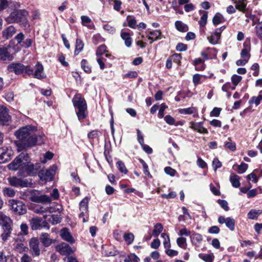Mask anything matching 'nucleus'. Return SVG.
<instances>
[{"mask_svg": "<svg viewBox=\"0 0 262 262\" xmlns=\"http://www.w3.org/2000/svg\"><path fill=\"white\" fill-rule=\"evenodd\" d=\"M10 170H15L20 168V170L24 171L29 176H34L38 173L40 164H33L28 154L22 152L8 166Z\"/></svg>", "mask_w": 262, "mask_h": 262, "instance_id": "1", "label": "nucleus"}, {"mask_svg": "<svg viewBox=\"0 0 262 262\" xmlns=\"http://www.w3.org/2000/svg\"><path fill=\"white\" fill-rule=\"evenodd\" d=\"M36 130V127L32 125H27L17 130L15 135L20 141L19 148L24 149L34 145L37 141Z\"/></svg>", "mask_w": 262, "mask_h": 262, "instance_id": "2", "label": "nucleus"}, {"mask_svg": "<svg viewBox=\"0 0 262 262\" xmlns=\"http://www.w3.org/2000/svg\"><path fill=\"white\" fill-rule=\"evenodd\" d=\"M72 103L77 118L80 122L85 119L88 114L86 100L80 94H76L72 99Z\"/></svg>", "mask_w": 262, "mask_h": 262, "instance_id": "3", "label": "nucleus"}, {"mask_svg": "<svg viewBox=\"0 0 262 262\" xmlns=\"http://www.w3.org/2000/svg\"><path fill=\"white\" fill-rule=\"evenodd\" d=\"M28 12L26 10H16L12 12L5 20L9 24L18 23L24 27H29L27 16Z\"/></svg>", "mask_w": 262, "mask_h": 262, "instance_id": "4", "label": "nucleus"}, {"mask_svg": "<svg viewBox=\"0 0 262 262\" xmlns=\"http://www.w3.org/2000/svg\"><path fill=\"white\" fill-rule=\"evenodd\" d=\"M8 69L10 72H14L17 75L22 74L24 72L28 75L33 74V69L30 66L25 67L20 63H12L8 66Z\"/></svg>", "mask_w": 262, "mask_h": 262, "instance_id": "5", "label": "nucleus"}, {"mask_svg": "<svg viewBox=\"0 0 262 262\" xmlns=\"http://www.w3.org/2000/svg\"><path fill=\"white\" fill-rule=\"evenodd\" d=\"M9 205L11 209L15 213L18 215H23L27 212V208L24 203L17 200H10Z\"/></svg>", "mask_w": 262, "mask_h": 262, "instance_id": "6", "label": "nucleus"}, {"mask_svg": "<svg viewBox=\"0 0 262 262\" xmlns=\"http://www.w3.org/2000/svg\"><path fill=\"white\" fill-rule=\"evenodd\" d=\"M9 184L15 187H28L32 185L31 181L27 179L18 178L16 177L8 179Z\"/></svg>", "mask_w": 262, "mask_h": 262, "instance_id": "7", "label": "nucleus"}, {"mask_svg": "<svg viewBox=\"0 0 262 262\" xmlns=\"http://www.w3.org/2000/svg\"><path fill=\"white\" fill-rule=\"evenodd\" d=\"M88 203V198H85L80 202L79 204V210L80 213L79 215V217L80 218H82V222L83 223L87 222L89 218Z\"/></svg>", "mask_w": 262, "mask_h": 262, "instance_id": "8", "label": "nucleus"}, {"mask_svg": "<svg viewBox=\"0 0 262 262\" xmlns=\"http://www.w3.org/2000/svg\"><path fill=\"white\" fill-rule=\"evenodd\" d=\"M55 169L56 167H53L49 169H42L39 171L38 174L40 179L42 181H51Z\"/></svg>", "mask_w": 262, "mask_h": 262, "instance_id": "9", "label": "nucleus"}, {"mask_svg": "<svg viewBox=\"0 0 262 262\" xmlns=\"http://www.w3.org/2000/svg\"><path fill=\"white\" fill-rule=\"evenodd\" d=\"M12 151L7 147L0 148V163H5L11 159Z\"/></svg>", "mask_w": 262, "mask_h": 262, "instance_id": "10", "label": "nucleus"}, {"mask_svg": "<svg viewBox=\"0 0 262 262\" xmlns=\"http://www.w3.org/2000/svg\"><path fill=\"white\" fill-rule=\"evenodd\" d=\"M56 250L63 255H68L73 253L72 248L67 243H62L56 247Z\"/></svg>", "mask_w": 262, "mask_h": 262, "instance_id": "11", "label": "nucleus"}, {"mask_svg": "<svg viewBox=\"0 0 262 262\" xmlns=\"http://www.w3.org/2000/svg\"><path fill=\"white\" fill-rule=\"evenodd\" d=\"M39 241L36 238H32L29 242L30 251L33 256H37L40 254V249L39 248Z\"/></svg>", "mask_w": 262, "mask_h": 262, "instance_id": "12", "label": "nucleus"}, {"mask_svg": "<svg viewBox=\"0 0 262 262\" xmlns=\"http://www.w3.org/2000/svg\"><path fill=\"white\" fill-rule=\"evenodd\" d=\"M11 117L8 113V109L4 106H0V123L5 124L11 120Z\"/></svg>", "mask_w": 262, "mask_h": 262, "instance_id": "13", "label": "nucleus"}, {"mask_svg": "<svg viewBox=\"0 0 262 262\" xmlns=\"http://www.w3.org/2000/svg\"><path fill=\"white\" fill-rule=\"evenodd\" d=\"M33 77L38 79H42L46 77V75L43 73V67L42 64L37 63L34 67V72L33 69Z\"/></svg>", "mask_w": 262, "mask_h": 262, "instance_id": "14", "label": "nucleus"}, {"mask_svg": "<svg viewBox=\"0 0 262 262\" xmlns=\"http://www.w3.org/2000/svg\"><path fill=\"white\" fill-rule=\"evenodd\" d=\"M31 200L34 202L41 203L44 204H50L51 202V198L47 195H41L39 196H33Z\"/></svg>", "mask_w": 262, "mask_h": 262, "instance_id": "15", "label": "nucleus"}, {"mask_svg": "<svg viewBox=\"0 0 262 262\" xmlns=\"http://www.w3.org/2000/svg\"><path fill=\"white\" fill-rule=\"evenodd\" d=\"M0 225L4 227L12 225V221L9 216L0 211Z\"/></svg>", "mask_w": 262, "mask_h": 262, "instance_id": "16", "label": "nucleus"}, {"mask_svg": "<svg viewBox=\"0 0 262 262\" xmlns=\"http://www.w3.org/2000/svg\"><path fill=\"white\" fill-rule=\"evenodd\" d=\"M60 236L62 238L71 244L75 242V240L70 234L69 230L67 228H63L60 231Z\"/></svg>", "mask_w": 262, "mask_h": 262, "instance_id": "17", "label": "nucleus"}, {"mask_svg": "<svg viewBox=\"0 0 262 262\" xmlns=\"http://www.w3.org/2000/svg\"><path fill=\"white\" fill-rule=\"evenodd\" d=\"M190 237L192 244L196 247H199L203 241L202 235L198 233H193Z\"/></svg>", "mask_w": 262, "mask_h": 262, "instance_id": "18", "label": "nucleus"}, {"mask_svg": "<svg viewBox=\"0 0 262 262\" xmlns=\"http://www.w3.org/2000/svg\"><path fill=\"white\" fill-rule=\"evenodd\" d=\"M16 33V29L13 26H10L6 28L2 33L3 37L6 39L11 38Z\"/></svg>", "mask_w": 262, "mask_h": 262, "instance_id": "19", "label": "nucleus"}, {"mask_svg": "<svg viewBox=\"0 0 262 262\" xmlns=\"http://www.w3.org/2000/svg\"><path fill=\"white\" fill-rule=\"evenodd\" d=\"M161 35V32L160 30H154L149 31L148 35L147 36L149 40H151L150 43H152L154 41L160 39V36Z\"/></svg>", "mask_w": 262, "mask_h": 262, "instance_id": "20", "label": "nucleus"}, {"mask_svg": "<svg viewBox=\"0 0 262 262\" xmlns=\"http://www.w3.org/2000/svg\"><path fill=\"white\" fill-rule=\"evenodd\" d=\"M81 19L83 26L88 27L90 29H94L95 26L89 17L83 15L81 17Z\"/></svg>", "mask_w": 262, "mask_h": 262, "instance_id": "21", "label": "nucleus"}, {"mask_svg": "<svg viewBox=\"0 0 262 262\" xmlns=\"http://www.w3.org/2000/svg\"><path fill=\"white\" fill-rule=\"evenodd\" d=\"M191 128L193 129L194 130H196L200 133L207 134L208 130L206 128H204L202 123H194L192 122L191 123Z\"/></svg>", "mask_w": 262, "mask_h": 262, "instance_id": "22", "label": "nucleus"}, {"mask_svg": "<svg viewBox=\"0 0 262 262\" xmlns=\"http://www.w3.org/2000/svg\"><path fill=\"white\" fill-rule=\"evenodd\" d=\"M42 220L38 217H33L30 221L31 227L32 230L38 229L41 227Z\"/></svg>", "mask_w": 262, "mask_h": 262, "instance_id": "23", "label": "nucleus"}, {"mask_svg": "<svg viewBox=\"0 0 262 262\" xmlns=\"http://www.w3.org/2000/svg\"><path fill=\"white\" fill-rule=\"evenodd\" d=\"M40 239L45 247H48L52 244V239L50 238L49 234L47 233H41Z\"/></svg>", "mask_w": 262, "mask_h": 262, "instance_id": "24", "label": "nucleus"}, {"mask_svg": "<svg viewBox=\"0 0 262 262\" xmlns=\"http://www.w3.org/2000/svg\"><path fill=\"white\" fill-rule=\"evenodd\" d=\"M262 213L261 210L251 209L248 213V219L251 220H256L258 216Z\"/></svg>", "mask_w": 262, "mask_h": 262, "instance_id": "25", "label": "nucleus"}, {"mask_svg": "<svg viewBox=\"0 0 262 262\" xmlns=\"http://www.w3.org/2000/svg\"><path fill=\"white\" fill-rule=\"evenodd\" d=\"M121 37L122 39L124 40L125 46L127 47H130L132 43V39L129 33L127 32H122Z\"/></svg>", "mask_w": 262, "mask_h": 262, "instance_id": "26", "label": "nucleus"}, {"mask_svg": "<svg viewBox=\"0 0 262 262\" xmlns=\"http://www.w3.org/2000/svg\"><path fill=\"white\" fill-rule=\"evenodd\" d=\"M239 177L236 174H233L230 176V181L233 187L238 188L240 186Z\"/></svg>", "mask_w": 262, "mask_h": 262, "instance_id": "27", "label": "nucleus"}, {"mask_svg": "<svg viewBox=\"0 0 262 262\" xmlns=\"http://www.w3.org/2000/svg\"><path fill=\"white\" fill-rule=\"evenodd\" d=\"M10 56L8 48L5 47H0V59L6 60Z\"/></svg>", "mask_w": 262, "mask_h": 262, "instance_id": "28", "label": "nucleus"}, {"mask_svg": "<svg viewBox=\"0 0 262 262\" xmlns=\"http://www.w3.org/2000/svg\"><path fill=\"white\" fill-rule=\"evenodd\" d=\"M175 27L176 29L181 32H187L188 30V26L181 21L177 20L175 22Z\"/></svg>", "mask_w": 262, "mask_h": 262, "instance_id": "29", "label": "nucleus"}, {"mask_svg": "<svg viewBox=\"0 0 262 262\" xmlns=\"http://www.w3.org/2000/svg\"><path fill=\"white\" fill-rule=\"evenodd\" d=\"M12 225H9L6 227L3 228L4 232L2 234V237L3 240L6 241L8 237L10 236L11 231L12 230Z\"/></svg>", "mask_w": 262, "mask_h": 262, "instance_id": "30", "label": "nucleus"}, {"mask_svg": "<svg viewBox=\"0 0 262 262\" xmlns=\"http://www.w3.org/2000/svg\"><path fill=\"white\" fill-rule=\"evenodd\" d=\"M224 21L225 19L224 17L219 13H216L212 19V23L214 25H217L221 23H224Z\"/></svg>", "mask_w": 262, "mask_h": 262, "instance_id": "31", "label": "nucleus"}, {"mask_svg": "<svg viewBox=\"0 0 262 262\" xmlns=\"http://www.w3.org/2000/svg\"><path fill=\"white\" fill-rule=\"evenodd\" d=\"M163 229V227L162 224L157 223L156 224L154 227V230L152 231V235L154 237H158L159 234L161 233Z\"/></svg>", "mask_w": 262, "mask_h": 262, "instance_id": "32", "label": "nucleus"}, {"mask_svg": "<svg viewBox=\"0 0 262 262\" xmlns=\"http://www.w3.org/2000/svg\"><path fill=\"white\" fill-rule=\"evenodd\" d=\"M3 193L5 196L13 197L15 195L16 191L12 188L4 187L3 188Z\"/></svg>", "mask_w": 262, "mask_h": 262, "instance_id": "33", "label": "nucleus"}, {"mask_svg": "<svg viewBox=\"0 0 262 262\" xmlns=\"http://www.w3.org/2000/svg\"><path fill=\"white\" fill-rule=\"evenodd\" d=\"M210 51H213L214 52V55L216 56V51L215 48H207L204 51L201 53V55L205 60L211 58V57H210Z\"/></svg>", "mask_w": 262, "mask_h": 262, "instance_id": "34", "label": "nucleus"}, {"mask_svg": "<svg viewBox=\"0 0 262 262\" xmlns=\"http://www.w3.org/2000/svg\"><path fill=\"white\" fill-rule=\"evenodd\" d=\"M161 236L164 239L163 245L165 249L170 248L171 244L169 235L166 233H163Z\"/></svg>", "mask_w": 262, "mask_h": 262, "instance_id": "35", "label": "nucleus"}, {"mask_svg": "<svg viewBox=\"0 0 262 262\" xmlns=\"http://www.w3.org/2000/svg\"><path fill=\"white\" fill-rule=\"evenodd\" d=\"M221 36L216 35L215 33H213L210 36L207 37V39L209 42L212 45H216L218 43L220 39Z\"/></svg>", "mask_w": 262, "mask_h": 262, "instance_id": "36", "label": "nucleus"}, {"mask_svg": "<svg viewBox=\"0 0 262 262\" xmlns=\"http://www.w3.org/2000/svg\"><path fill=\"white\" fill-rule=\"evenodd\" d=\"M255 32L256 35L262 41V21L255 26Z\"/></svg>", "mask_w": 262, "mask_h": 262, "instance_id": "37", "label": "nucleus"}, {"mask_svg": "<svg viewBox=\"0 0 262 262\" xmlns=\"http://www.w3.org/2000/svg\"><path fill=\"white\" fill-rule=\"evenodd\" d=\"M84 44L80 39H77L76 41L75 54H78L83 48Z\"/></svg>", "mask_w": 262, "mask_h": 262, "instance_id": "38", "label": "nucleus"}, {"mask_svg": "<svg viewBox=\"0 0 262 262\" xmlns=\"http://www.w3.org/2000/svg\"><path fill=\"white\" fill-rule=\"evenodd\" d=\"M242 77L237 75H233L231 77V81L234 86L231 88L232 90H234L235 89V86L241 81Z\"/></svg>", "mask_w": 262, "mask_h": 262, "instance_id": "39", "label": "nucleus"}, {"mask_svg": "<svg viewBox=\"0 0 262 262\" xmlns=\"http://www.w3.org/2000/svg\"><path fill=\"white\" fill-rule=\"evenodd\" d=\"M226 226L231 231H233L235 227V220L231 217L226 218Z\"/></svg>", "mask_w": 262, "mask_h": 262, "instance_id": "40", "label": "nucleus"}, {"mask_svg": "<svg viewBox=\"0 0 262 262\" xmlns=\"http://www.w3.org/2000/svg\"><path fill=\"white\" fill-rule=\"evenodd\" d=\"M117 167L118 170L124 174H126L128 172L124 163L121 161H119L116 163Z\"/></svg>", "mask_w": 262, "mask_h": 262, "instance_id": "41", "label": "nucleus"}, {"mask_svg": "<svg viewBox=\"0 0 262 262\" xmlns=\"http://www.w3.org/2000/svg\"><path fill=\"white\" fill-rule=\"evenodd\" d=\"M81 66L82 69L87 73H90L92 71L91 67L89 65L85 59H82L81 62Z\"/></svg>", "mask_w": 262, "mask_h": 262, "instance_id": "42", "label": "nucleus"}, {"mask_svg": "<svg viewBox=\"0 0 262 262\" xmlns=\"http://www.w3.org/2000/svg\"><path fill=\"white\" fill-rule=\"evenodd\" d=\"M259 171H260L261 174L262 175V169L258 170V169H256L254 170L253 172H252L250 174H249V175H248L247 179L250 180L252 179L254 183H256L258 181V179L256 177L255 173H258Z\"/></svg>", "mask_w": 262, "mask_h": 262, "instance_id": "43", "label": "nucleus"}, {"mask_svg": "<svg viewBox=\"0 0 262 262\" xmlns=\"http://www.w3.org/2000/svg\"><path fill=\"white\" fill-rule=\"evenodd\" d=\"M51 208L50 207H47L46 208H45V207L41 206L39 208H36L35 209V212L37 214H42L44 213L51 212Z\"/></svg>", "mask_w": 262, "mask_h": 262, "instance_id": "44", "label": "nucleus"}, {"mask_svg": "<svg viewBox=\"0 0 262 262\" xmlns=\"http://www.w3.org/2000/svg\"><path fill=\"white\" fill-rule=\"evenodd\" d=\"M177 243L178 245L183 248L186 249L187 246L186 239L183 237H180L177 239Z\"/></svg>", "mask_w": 262, "mask_h": 262, "instance_id": "45", "label": "nucleus"}, {"mask_svg": "<svg viewBox=\"0 0 262 262\" xmlns=\"http://www.w3.org/2000/svg\"><path fill=\"white\" fill-rule=\"evenodd\" d=\"M140 163L142 164L143 168L144 173L147 175L148 177L151 178V176L148 170V167L145 162L142 159H139Z\"/></svg>", "mask_w": 262, "mask_h": 262, "instance_id": "46", "label": "nucleus"}, {"mask_svg": "<svg viewBox=\"0 0 262 262\" xmlns=\"http://www.w3.org/2000/svg\"><path fill=\"white\" fill-rule=\"evenodd\" d=\"M124 239L128 245H130L134 241V235L132 233H125L124 235Z\"/></svg>", "mask_w": 262, "mask_h": 262, "instance_id": "47", "label": "nucleus"}, {"mask_svg": "<svg viewBox=\"0 0 262 262\" xmlns=\"http://www.w3.org/2000/svg\"><path fill=\"white\" fill-rule=\"evenodd\" d=\"M106 52H107V51L106 50V46L102 45L97 48L96 54L97 57H99Z\"/></svg>", "mask_w": 262, "mask_h": 262, "instance_id": "48", "label": "nucleus"}, {"mask_svg": "<svg viewBox=\"0 0 262 262\" xmlns=\"http://www.w3.org/2000/svg\"><path fill=\"white\" fill-rule=\"evenodd\" d=\"M200 257L206 262H212L214 256L212 254H205L200 255Z\"/></svg>", "mask_w": 262, "mask_h": 262, "instance_id": "49", "label": "nucleus"}, {"mask_svg": "<svg viewBox=\"0 0 262 262\" xmlns=\"http://www.w3.org/2000/svg\"><path fill=\"white\" fill-rule=\"evenodd\" d=\"M164 120L165 122L169 125H174L175 126H177L178 124L176 123L175 119L170 115H166L164 117Z\"/></svg>", "mask_w": 262, "mask_h": 262, "instance_id": "50", "label": "nucleus"}, {"mask_svg": "<svg viewBox=\"0 0 262 262\" xmlns=\"http://www.w3.org/2000/svg\"><path fill=\"white\" fill-rule=\"evenodd\" d=\"M246 0H238L237 4L236 5V9L243 11L246 7Z\"/></svg>", "mask_w": 262, "mask_h": 262, "instance_id": "51", "label": "nucleus"}, {"mask_svg": "<svg viewBox=\"0 0 262 262\" xmlns=\"http://www.w3.org/2000/svg\"><path fill=\"white\" fill-rule=\"evenodd\" d=\"M249 52V50L246 48L242 49L241 53V57L243 59H247V60L248 61L250 57V54Z\"/></svg>", "mask_w": 262, "mask_h": 262, "instance_id": "52", "label": "nucleus"}, {"mask_svg": "<svg viewBox=\"0 0 262 262\" xmlns=\"http://www.w3.org/2000/svg\"><path fill=\"white\" fill-rule=\"evenodd\" d=\"M129 17H131V16L128 15L127 17V19L128 20V26L131 28L135 29L137 26V21L134 17L128 19Z\"/></svg>", "mask_w": 262, "mask_h": 262, "instance_id": "53", "label": "nucleus"}, {"mask_svg": "<svg viewBox=\"0 0 262 262\" xmlns=\"http://www.w3.org/2000/svg\"><path fill=\"white\" fill-rule=\"evenodd\" d=\"M207 18H208L207 13L205 12L201 16L200 20L199 21V24L200 26L204 27L206 25L207 22Z\"/></svg>", "mask_w": 262, "mask_h": 262, "instance_id": "54", "label": "nucleus"}, {"mask_svg": "<svg viewBox=\"0 0 262 262\" xmlns=\"http://www.w3.org/2000/svg\"><path fill=\"white\" fill-rule=\"evenodd\" d=\"M262 100V95H259L257 97H253L250 100V103H254L257 106Z\"/></svg>", "mask_w": 262, "mask_h": 262, "instance_id": "55", "label": "nucleus"}, {"mask_svg": "<svg viewBox=\"0 0 262 262\" xmlns=\"http://www.w3.org/2000/svg\"><path fill=\"white\" fill-rule=\"evenodd\" d=\"M15 249L19 252L26 251L28 248H27L23 243H16L15 246Z\"/></svg>", "mask_w": 262, "mask_h": 262, "instance_id": "56", "label": "nucleus"}, {"mask_svg": "<svg viewBox=\"0 0 262 262\" xmlns=\"http://www.w3.org/2000/svg\"><path fill=\"white\" fill-rule=\"evenodd\" d=\"M12 0H0V11L6 9Z\"/></svg>", "mask_w": 262, "mask_h": 262, "instance_id": "57", "label": "nucleus"}, {"mask_svg": "<svg viewBox=\"0 0 262 262\" xmlns=\"http://www.w3.org/2000/svg\"><path fill=\"white\" fill-rule=\"evenodd\" d=\"M103 28L105 31L107 32L110 34H113L116 32L115 28L108 24L104 25Z\"/></svg>", "mask_w": 262, "mask_h": 262, "instance_id": "58", "label": "nucleus"}, {"mask_svg": "<svg viewBox=\"0 0 262 262\" xmlns=\"http://www.w3.org/2000/svg\"><path fill=\"white\" fill-rule=\"evenodd\" d=\"M248 165L245 163H242L239 165L237 166L238 168V173L239 174L243 173L245 172L247 168H248Z\"/></svg>", "mask_w": 262, "mask_h": 262, "instance_id": "59", "label": "nucleus"}, {"mask_svg": "<svg viewBox=\"0 0 262 262\" xmlns=\"http://www.w3.org/2000/svg\"><path fill=\"white\" fill-rule=\"evenodd\" d=\"M222 165V163L217 158L214 159L212 162V167L215 171H216L217 168L221 167Z\"/></svg>", "mask_w": 262, "mask_h": 262, "instance_id": "60", "label": "nucleus"}, {"mask_svg": "<svg viewBox=\"0 0 262 262\" xmlns=\"http://www.w3.org/2000/svg\"><path fill=\"white\" fill-rule=\"evenodd\" d=\"M217 203L225 211H227L229 210V207L228 206V203L226 201L224 200H218Z\"/></svg>", "mask_w": 262, "mask_h": 262, "instance_id": "61", "label": "nucleus"}, {"mask_svg": "<svg viewBox=\"0 0 262 262\" xmlns=\"http://www.w3.org/2000/svg\"><path fill=\"white\" fill-rule=\"evenodd\" d=\"M196 112V109L193 107H190L187 108L182 109L181 111L182 114H192Z\"/></svg>", "mask_w": 262, "mask_h": 262, "instance_id": "62", "label": "nucleus"}, {"mask_svg": "<svg viewBox=\"0 0 262 262\" xmlns=\"http://www.w3.org/2000/svg\"><path fill=\"white\" fill-rule=\"evenodd\" d=\"M190 234V231L186 228L180 229L179 232V235L181 236V237L183 236H189Z\"/></svg>", "mask_w": 262, "mask_h": 262, "instance_id": "63", "label": "nucleus"}, {"mask_svg": "<svg viewBox=\"0 0 262 262\" xmlns=\"http://www.w3.org/2000/svg\"><path fill=\"white\" fill-rule=\"evenodd\" d=\"M21 234L26 235L28 233V226L26 223H22L20 225Z\"/></svg>", "mask_w": 262, "mask_h": 262, "instance_id": "64", "label": "nucleus"}]
</instances>
